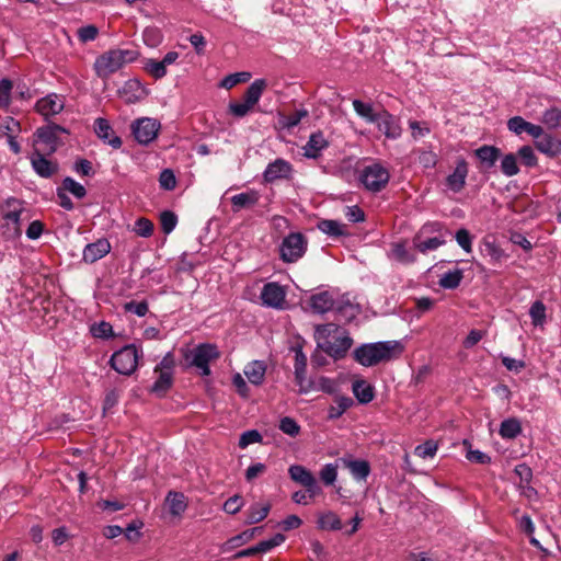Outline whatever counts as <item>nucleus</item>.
<instances>
[{"mask_svg":"<svg viewBox=\"0 0 561 561\" xmlns=\"http://www.w3.org/2000/svg\"><path fill=\"white\" fill-rule=\"evenodd\" d=\"M340 460L357 481H365L370 473V465L367 460L352 459L351 457H344Z\"/></svg>","mask_w":561,"mask_h":561,"instance_id":"obj_23","label":"nucleus"},{"mask_svg":"<svg viewBox=\"0 0 561 561\" xmlns=\"http://www.w3.org/2000/svg\"><path fill=\"white\" fill-rule=\"evenodd\" d=\"M541 123L546 125L548 129L561 127V110L556 106L547 108L542 113Z\"/></svg>","mask_w":561,"mask_h":561,"instance_id":"obj_40","label":"nucleus"},{"mask_svg":"<svg viewBox=\"0 0 561 561\" xmlns=\"http://www.w3.org/2000/svg\"><path fill=\"white\" fill-rule=\"evenodd\" d=\"M139 354L135 345H127L116 351L111 359L110 364L121 375H131L138 365Z\"/></svg>","mask_w":561,"mask_h":561,"instance_id":"obj_8","label":"nucleus"},{"mask_svg":"<svg viewBox=\"0 0 561 561\" xmlns=\"http://www.w3.org/2000/svg\"><path fill=\"white\" fill-rule=\"evenodd\" d=\"M64 131H66L65 128L56 124L39 127L34 134V146L41 142L45 146L42 151L53 153L57 150L58 133Z\"/></svg>","mask_w":561,"mask_h":561,"instance_id":"obj_11","label":"nucleus"},{"mask_svg":"<svg viewBox=\"0 0 561 561\" xmlns=\"http://www.w3.org/2000/svg\"><path fill=\"white\" fill-rule=\"evenodd\" d=\"M529 316L535 327L542 325L546 320V306L541 300H536L530 309Z\"/></svg>","mask_w":561,"mask_h":561,"instance_id":"obj_47","label":"nucleus"},{"mask_svg":"<svg viewBox=\"0 0 561 561\" xmlns=\"http://www.w3.org/2000/svg\"><path fill=\"white\" fill-rule=\"evenodd\" d=\"M337 478V466L327 463L320 470V479L325 485H332Z\"/></svg>","mask_w":561,"mask_h":561,"instance_id":"obj_60","label":"nucleus"},{"mask_svg":"<svg viewBox=\"0 0 561 561\" xmlns=\"http://www.w3.org/2000/svg\"><path fill=\"white\" fill-rule=\"evenodd\" d=\"M335 299L336 298H334V295L331 291H319L310 296L309 307L312 310V312L323 314L328 311L333 310V307L336 304Z\"/></svg>","mask_w":561,"mask_h":561,"instance_id":"obj_20","label":"nucleus"},{"mask_svg":"<svg viewBox=\"0 0 561 561\" xmlns=\"http://www.w3.org/2000/svg\"><path fill=\"white\" fill-rule=\"evenodd\" d=\"M313 337L317 347L335 360L344 358L353 345L348 332L335 323L316 325Z\"/></svg>","mask_w":561,"mask_h":561,"instance_id":"obj_1","label":"nucleus"},{"mask_svg":"<svg viewBox=\"0 0 561 561\" xmlns=\"http://www.w3.org/2000/svg\"><path fill=\"white\" fill-rule=\"evenodd\" d=\"M501 171L504 175L511 178L519 172L517 157L514 153H507L502 158Z\"/></svg>","mask_w":561,"mask_h":561,"instance_id":"obj_46","label":"nucleus"},{"mask_svg":"<svg viewBox=\"0 0 561 561\" xmlns=\"http://www.w3.org/2000/svg\"><path fill=\"white\" fill-rule=\"evenodd\" d=\"M389 257L402 264L413 263L416 257L415 254L405 248L404 243H393L389 253Z\"/></svg>","mask_w":561,"mask_h":561,"instance_id":"obj_37","label":"nucleus"},{"mask_svg":"<svg viewBox=\"0 0 561 561\" xmlns=\"http://www.w3.org/2000/svg\"><path fill=\"white\" fill-rule=\"evenodd\" d=\"M124 310L126 312H131L138 317H145L149 311V307L147 301L131 300L124 305Z\"/></svg>","mask_w":561,"mask_h":561,"instance_id":"obj_64","label":"nucleus"},{"mask_svg":"<svg viewBox=\"0 0 561 561\" xmlns=\"http://www.w3.org/2000/svg\"><path fill=\"white\" fill-rule=\"evenodd\" d=\"M285 541V536L282 534H276L268 540H263L259 542L256 546L257 553H266L271 551L273 548L282 545Z\"/></svg>","mask_w":561,"mask_h":561,"instance_id":"obj_58","label":"nucleus"},{"mask_svg":"<svg viewBox=\"0 0 561 561\" xmlns=\"http://www.w3.org/2000/svg\"><path fill=\"white\" fill-rule=\"evenodd\" d=\"M160 127V123L150 117L138 118L130 126L135 139L140 145L152 142L157 138Z\"/></svg>","mask_w":561,"mask_h":561,"instance_id":"obj_9","label":"nucleus"},{"mask_svg":"<svg viewBox=\"0 0 561 561\" xmlns=\"http://www.w3.org/2000/svg\"><path fill=\"white\" fill-rule=\"evenodd\" d=\"M499 433L502 438H516L522 433L520 422L515 417L506 419L501 423Z\"/></svg>","mask_w":561,"mask_h":561,"instance_id":"obj_38","label":"nucleus"},{"mask_svg":"<svg viewBox=\"0 0 561 561\" xmlns=\"http://www.w3.org/2000/svg\"><path fill=\"white\" fill-rule=\"evenodd\" d=\"M517 156L522 160V163L528 168L536 167L538 159L535 154L534 149L530 146H523L518 149Z\"/></svg>","mask_w":561,"mask_h":561,"instance_id":"obj_52","label":"nucleus"},{"mask_svg":"<svg viewBox=\"0 0 561 561\" xmlns=\"http://www.w3.org/2000/svg\"><path fill=\"white\" fill-rule=\"evenodd\" d=\"M468 175V163L465 159H459L456 163L455 170L446 179L447 187L454 193L460 192L466 185Z\"/></svg>","mask_w":561,"mask_h":561,"instance_id":"obj_22","label":"nucleus"},{"mask_svg":"<svg viewBox=\"0 0 561 561\" xmlns=\"http://www.w3.org/2000/svg\"><path fill=\"white\" fill-rule=\"evenodd\" d=\"M317 527L320 530L337 531L343 525L340 516L333 511H322L317 514Z\"/></svg>","mask_w":561,"mask_h":561,"instance_id":"obj_24","label":"nucleus"},{"mask_svg":"<svg viewBox=\"0 0 561 561\" xmlns=\"http://www.w3.org/2000/svg\"><path fill=\"white\" fill-rule=\"evenodd\" d=\"M13 83L10 79L0 80V107H8L11 102V91Z\"/></svg>","mask_w":561,"mask_h":561,"instance_id":"obj_59","label":"nucleus"},{"mask_svg":"<svg viewBox=\"0 0 561 561\" xmlns=\"http://www.w3.org/2000/svg\"><path fill=\"white\" fill-rule=\"evenodd\" d=\"M335 302L333 310L341 321L351 322L360 313L359 305L352 302L347 296L335 299Z\"/></svg>","mask_w":561,"mask_h":561,"instance_id":"obj_19","label":"nucleus"},{"mask_svg":"<svg viewBox=\"0 0 561 561\" xmlns=\"http://www.w3.org/2000/svg\"><path fill=\"white\" fill-rule=\"evenodd\" d=\"M293 165L285 159L278 158L268 163L263 172V179L266 183H273L277 180L290 179Z\"/></svg>","mask_w":561,"mask_h":561,"instance_id":"obj_14","label":"nucleus"},{"mask_svg":"<svg viewBox=\"0 0 561 561\" xmlns=\"http://www.w3.org/2000/svg\"><path fill=\"white\" fill-rule=\"evenodd\" d=\"M267 87V82L265 79H256L254 80L247 89L243 94V102L248 105L254 107L260 101L264 90Z\"/></svg>","mask_w":561,"mask_h":561,"instance_id":"obj_27","label":"nucleus"},{"mask_svg":"<svg viewBox=\"0 0 561 561\" xmlns=\"http://www.w3.org/2000/svg\"><path fill=\"white\" fill-rule=\"evenodd\" d=\"M455 239L458 243V245L467 253H471L472 252V236L470 234V232L465 229V228H461L459 230H457L456 234H455Z\"/></svg>","mask_w":561,"mask_h":561,"instance_id":"obj_57","label":"nucleus"},{"mask_svg":"<svg viewBox=\"0 0 561 561\" xmlns=\"http://www.w3.org/2000/svg\"><path fill=\"white\" fill-rule=\"evenodd\" d=\"M353 107L356 114L366 119L368 123H375L377 119L378 113L374 112L371 104L364 103L360 100H354Z\"/></svg>","mask_w":561,"mask_h":561,"instance_id":"obj_43","label":"nucleus"},{"mask_svg":"<svg viewBox=\"0 0 561 561\" xmlns=\"http://www.w3.org/2000/svg\"><path fill=\"white\" fill-rule=\"evenodd\" d=\"M243 373L252 385L260 386L265 378L266 365L262 360H253L244 367Z\"/></svg>","mask_w":561,"mask_h":561,"instance_id":"obj_26","label":"nucleus"},{"mask_svg":"<svg viewBox=\"0 0 561 561\" xmlns=\"http://www.w3.org/2000/svg\"><path fill=\"white\" fill-rule=\"evenodd\" d=\"M251 540H252L251 534H249L247 530H244V531L229 538L227 541H225L221 545L220 550L222 552H229L236 548H239V547L245 545L247 542H249Z\"/></svg>","mask_w":561,"mask_h":561,"instance_id":"obj_41","label":"nucleus"},{"mask_svg":"<svg viewBox=\"0 0 561 561\" xmlns=\"http://www.w3.org/2000/svg\"><path fill=\"white\" fill-rule=\"evenodd\" d=\"M21 124L11 116L4 117L0 123V131L7 138L18 136L21 133Z\"/></svg>","mask_w":561,"mask_h":561,"instance_id":"obj_45","label":"nucleus"},{"mask_svg":"<svg viewBox=\"0 0 561 561\" xmlns=\"http://www.w3.org/2000/svg\"><path fill=\"white\" fill-rule=\"evenodd\" d=\"M270 511H271V505L268 503L252 504L247 511V518H245L244 523L247 525L256 524V523L265 519L267 517Z\"/></svg>","mask_w":561,"mask_h":561,"instance_id":"obj_33","label":"nucleus"},{"mask_svg":"<svg viewBox=\"0 0 561 561\" xmlns=\"http://www.w3.org/2000/svg\"><path fill=\"white\" fill-rule=\"evenodd\" d=\"M25 202L16 197H8L0 206L3 225V234L16 239L22 234V214L25 213Z\"/></svg>","mask_w":561,"mask_h":561,"instance_id":"obj_4","label":"nucleus"},{"mask_svg":"<svg viewBox=\"0 0 561 561\" xmlns=\"http://www.w3.org/2000/svg\"><path fill=\"white\" fill-rule=\"evenodd\" d=\"M462 278L463 271L460 268H455L444 273L438 280V284L445 289H455L460 285Z\"/></svg>","mask_w":561,"mask_h":561,"instance_id":"obj_39","label":"nucleus"},{"mask_svg":"<svg viewBox=\"0 0 561 561\" xmlns=\"http://www.w3.org/2000/svg\"><path fill=\"white\" fill-rule=\"evenodd\" d=\"M474 156L482 168L489 170L495 165L501 156V150L495 146L483 145L474 150Z\"/></svg>","mask_w":561,"mask_h":561,"instance_id":"obj_25","label":"nucleus"},{"mask_svg":"<svg viewBox=\"0 0 561 561\" xmlns=\"http://www.w3.org/2000/svg\"><path fill=\"white\" fill-rule=\"evenodd\" d=\"M353 399L350 397L340 396L334 400V404L328 410V419L336 420L341 417L346 410L353 405Z\"/></svg>","mask_w":561,"mask_h":561,"instance_id":"obj_36","label":"nucleus"},{"mask_svg":"<svg viewBox=\"0 0 561 561\" xmlns=\"http://www.w3.org/2000/svg\"><path fill=\"white\" fill-rule=\"evenodd\" d=\"M65 107V99L62 95L57 93H49L46 96L39 99L35 104L37 113L43 115L45 118L59 114Z\"/></svg>","mask_w":561,"mask_h":561,"instance_id":"obj_13","label":"nucleus"},{"mask_svg":"<svg viewBox=\"0 0 561 561\" xmlns=\"http://www.w3.org/2000/svg\"><path fill=\"white\" fill-rule=\"evenodd\" d=\"M260 298L263 306L284 309L286 305V290L278 283L270 282L263 286Z\"/></svg>","mask_w":561,"mask_h":561,"instance_id":"obj_10","label":"nucleus"},{"mask_svg":"<svg viewBox=\"0 0 561 561\" xmlns=\"http://www.w3.org/2000/svg\"><path fill=\"white\" fill-rule=\"evenodd\" d=\"M309 115L307 108L301 107L290 114H279L278 124L284 129H293Z\"/></svg>","mask_w":561,"mask_h":561,"instance_id":"obj_30","label":"nucleus"},{"mask_svg":"<svg viewBox=\"0 0 561 561\" xmlns=\"http://www.w3.org/2000/svg\"><path fill=\"white\" fill-rule=\"evenodd\" d=\"M353 393L355 398L362 404H367L373 401L375 397L374 387L367 382L366 380H356L352 386Z\"/></svg>","mask_w":561,"mask_h":561,"instance_id":"obj_28","label":"nucleus"},{"mask_svg":"<svg viewBox=\"0 0 561 561\" xmlns=\"http://www.w3.org/2000/svg\"><path fill=\"white\" fill-rule=\"evenodd\" d=\"M133 230L136 234L148 238L153 232V224L149 219L141 217L135 221Z\"/></svg>","mask_w":561,"mask_h":561,"instance_id":"obj_54","label":"nucleus"},{"mask_svg":"<svg viewBox=\"0 0 561 561\" xmlns=\"http://www.w3.org/2000/svg\"><path fill=\"white\" fill-rule=\"evenodd\" d=\"M43 152L44 151L35 148L30 160L32 168L37 175L49 179L58 171V165L57 163L46 159Z\"/></svg>","mask_w":561,"mask_h":561,"instance_id":"obj_15","label":"nucleus"},{"mask_svg":"<svg viewBox=\"0 0 561 561\" xmlns=\"http://www.w3.org/2000/svg\"><path fill=\"white\" fill-rule=\"evenodd\" d=\"M402 352V346L398 341H385L367 343L355 348L354 359L365 366L371 367L381 362L390 360Z\"/></svg>","mask_w":561,"mask_h":561,"instance_id":"obj_2","label":"nucleus"},{"mask_svg":"<svg viewBox=\"0 0 561 561\" xmlns=\"http://www.w3.org/2000/svg\"><path fill=\"white\" fill-rule=\"evenodd\" d=\"M328 147L329 141L322 131L312 133L306 145L302 147L304 157L313 160L319 159L322 156V151Z\"/></svg>","mask_w":561,"mask_h":561,"instance_id":"obj_16","label":"nucleus"},{"mask_svg":"<svg viewBox=\"0 0 561 561\" xmlns=\"http://www.w3.org/2000/svg\"><path fill=\"white\" fill-rule=\"evenodd\" d=\"M481 252L484 256L489 257L490 263L493 265L500 264L506 257L500 245L488 239L483 240Z\"/></svg>","mask_w":561,"mask_h":561,"instance_id":"obj_31","label":"nucleus"},{"mask_svg":"<svg viewBox=\"0 0 561 561\" xmlns=\"http://www.w3.org/2000/svg\"><path fill=\"white\" fill-rule=\"evenodd\" d=\"M144 69L157 80L167 76V69L163 67V64L160 60H146Z\"/></svg>","mask_w":561,"mask_h":561,"instance_id":"obj_49","label":"nucleus"},{"mask_svg":"<svg viewBox=\"0 0 561 561\" xmlns=\"http://www.w3.org/2000/svg\"><path fill=\"white\" fill-rule=\"evenodd\" d=\"M172 386V374L170 371H161L158 379L151 387V392L162 397Z\"/></svg>","mask_w":561,"mask_h":561,"instance_id":"obj_42","label":"nucleus"},{"mask_svg":"<svg viewBox=\"0 0 561 561\" xmlns=\"http://www.w3.org/2000/svg\"><path fill=\"white\" fill-rule=\"evenodd\" d=\"M249 72H236L225 77L220 83V87L225 89H231L241 82H245L250 79Z\"/></svg>","mask_w":561,"mask_h":561,"instance_id":"obj_53","label":"nucleus"},{"mask_svg":"<svg viewBox=\"0 0 561 561\" xmlns=\"http://www.w3.org/2000/svg\"><path fill=\"white\" fill-rule=\"evenodd\" d=\"M308 240L301 232H290L278 247L279 259L284 263H296L307 252Z\"/></svg>","mask_w":561,"mask_h":561,"instance_id":"obj_5","label":"nucleus"},{"mask_svg":"<svg viewBox=\"0 0 561 561\" xmlns=\"http://www.w3.org/2000/svg\"><path fill=\"white\" fill-rule=\"evenodd\" d=\"M167 504L173 516L182 515L187 508V503L183 493L170 491L167 495Z\"/></svg>","mask_w":561,"mask_h":561,"instance_id":"obj_32","label":"nucleus"},{"mask_svg":"<svg viewBox=\"0 0 561 561\" xmlns=\"http://www.w3.org/2000/svg\"><path fill=\"white\" fill-rule=\"evenodd\" d=\"M220 357V352L215 344L202 343L195 346L186 359L190 364L201 370L202 376L210 375L209 364Z\"/></svg>","mask_w":561,"mask_h":561,"instance_id":"obj_7","label":"nucleus"},{"mask_svg":"<svg viewBox=\"0 0 561 561\" xmlns=\"http://www.w3.org/2000/svg\"><path fill=\"white\" fill-rule=\"evenodd\" d=\"M374 124L389 139H398L402 135L400 119L388 111L379 112Z\"/></svg>","mask_w":561,"mask_h":561,"instance_id":"obj_12","label":"nucleus"},{"mask_svg":"<svg viewBox=\"0 0 561 561\" xmlns=\"http://www.w3.org/2000/svg\"><path fill=\"white\" fill-rule=\"evenodd\" d=\"M288 473L293 481L297 482L304 488L313 479H316L312 472L301 465H291L288 469Z\"/></svg>","mask_w":561,"mask_h":561,"instance_id":"obj_35","label":"nucleus"},{"mask_svg":"<svg viewBox=\"0 0 561 561\" xmlns=\"http://www.w3.org/2000/svg\"><path fill=\"white\" fill-rule=\"evenodd\" d=\"M279 430L289 435L290 437H296L300 433L299 424L289 416H285L279 421Z\"/></svg>","mask_w":561,"mask_h":561,"instance_id":"obj_55","label":"nucleus"},{"mask_svg":"<svg viewBox=\"0 0 561 561\" xmlns=\"http://www.w3.org/2000/svg\"><path fill=\"white\" fill-rule=\"evenodd\" d=\"M142 38L148 47L154 48L162 42V34L157 27H146L142 32Z\"/></svg>","mask_w":561,"mask_h":561,"instance_id":"obj_50","label":"nucleus"},{"mask_svg":"<svg viewBox=\"0 0 561 561\" xmlns=\"http://www.w3.org/2000/svg\"><path fill=\"white\" fill-rule=\"evenodd\" d=\"M444 243H445V241L437 237L428 238L427 240H421V238L419 236H416L413 239V244H414L415 249H417L422 253H426L427 251L436 250Z\"/></svg>","mask_w":561,"mask_h":561,"instance_id":"obj_44","label":"nucleus"},{"mask_svg":"<svg viewBox=\"0 0 561 561\" xmlns=\"http://www.w3.org/2000/svg\"><path fill=\"white\" fill-rule=\"evenodd\" d=\"M178 222V217L173 211L164 210L160 215L161 229L164 233H170L174 230Z\"/></svg>","mask_w":561,"mask_h":561,"instance_id":"obj_56","label":"nucleus"},{"mask_svg":"<svg viewBox=\"0 0 561 561\" xmlns=\"http://www.w3.org/2000/svg\"><path fill=\"white\" fill-rule=\"evenodd\" d=\"M139 53L135 49H110L94 61V71L101 79H107L111 75L122 69L125 65L137 60Z\"/></svg>","mask_w":561,"mask_h":561,"instance_id":"obj_3","label":"nucleus"},{"mask_svg":"<svg viewBox=\"0 0 561 561\" xmlns=\"http://www.w3.org/2000/svg\"><path fill=\"white\" fill-rule=\"evenodd\" d=\"M111 251V243L107 239L102 238L96 240L95 242L89 243L84 247L82 252V257L85 263H94Z\"/></svg>","mask_w":561,"mask_h":561,"instance_id":"obj_17","label":"nucleus"},{"mask_svg":"<svg viewBox=\"0 0 561 561\" xmlns=\"http://www.w3.org/2000/svg\"><path fill=\"white\" fill-rule=\"evenodd\" d=\"M437 451V444L433 440H426L424 444L417 445L414 454L423 459L432 458Z\"/></svg>","mask_w":561,"mask_h":561,"instance_id":"obj_61","label":"nucleus"},{"mask_svg":"<svg viewBox=\"0 0 561 561\" xmlns=\"http://www.w3.org/2000/svg\"><path fill=\"white\" fill-rule=\"evenodd\" d=\"M536 148L550 157H556L561 152V142L551 135L545 134L539 140H535Z\"/></svg>","mask_w":561,"mask_h":561,"instance_id":"obj_29","label":"nucleus"},{"mask_svg":"<svg viewBox=\"0 0 561 561\" xmlns=\"http://www.w3.org/2000/svg\"><path fill=\"white\" fill-rule=\"evenodd\" d=\"M159 184L163 190L172 191L176 186V178L171 169H164L159 176Z\"/></svg>","mask_w":561,"mask_h":561,"instance_id":"obj_62","label":"nucleus"},{"mask_svg":"<svg viewBox=\"0 0 561 561\" xmlns=\"http://www.w3.org/2000/svg\"><path fill=\"white\" fill-rule=\"evenodd\" d=\"M99 35V28L95 25H85L77 31V36L81 43L94 41Z\"/></svg>","mask_w":561,"mask_h":561,"instance_id":"obj_63","label":"nucleus"},{"mask_svg":"<svg viewBox=\"0 0 561 561\" xmlns=\"http://www.w3.org/2000/svg\"><path fill=\"white\" fill-rule=\"evenodd\" d=\"M389 180V170L378 162L364 167L359 174L360 183L371 193L382 191L387 186Z\"/></svg>","mask_w":561,"mask_h":561,"instance_id":"obj_6","label":"nucleus"},{"mask_svg":"<svg viewBox=\"0 0 561 561\" xmlns=\"http://www.w3.org/2000/svg\"><path fill=\"white\" fill-rule=\"evenodd\" d=\"M94 131L101 140L112 148L119 149L122 147V139L114 134L107 119L102 117L96 118L94 122Z\"/></svg>","mask_w":561,"mask_h":561,"instance_id":"obj_18","label":"nucleus"},{"mask_svg":"<svg viewBox=\"0 0 561 561\" xmlns=\"http://www.w3.org/2000/svg\"><path fill=\"white\" fill-rule=\"evenodd\" d=\"M318 228L320 231H322L323 233L331 236V237H341V236L347 234L346 225H344L337 220H332V219L321 220L318 224Z\"/></svg>","mask_w":561,"mask_h":561,"instance_id":"obj_34","label":"nucleus"},{"mask_svg":"<svg viewBox=\"0 0 561 561\" xmlns=\"http://www.w3.org/2000/svg\"><path fill=\"white\" fill-rule=\"evenodd\" d=\"M260 197V193L253 188L236 194L230 198L231 209L233 213L251 209L259 203Z\"/></svg>","mask_w":561,"mask_h":561,"instance_id":"obj_21","label":"nucleus"},{"mask_svg":"<svg viewBox=\"0 0 561 561\" xmlns=\"http://www.w3.org/2000/svg\"><path fill=\"white\" fill-rule=\"evenodd\" d=\"M61 190L71 193L77 198H83L87 194L84 186L69 176L64 179Z\"/></svg>","mask_w":561,"mask_h":561,"instance_id":"obj_48","label":"nucleus"},{"mask_svg":"<svg viewBox=\"0 0 561 561\" xmlns=\"http://www.w3.org/2000/svg\"><path fill=\"white\" fill-rule=\"evenodd\" d=\"M295 381L299 387V393H308L311 389H313V382L310 379H307V368L304 370L295 369Z\"/></svg>","mask_w":561,"mask_h":561,"instance_id":"obj_51","label":"nucleus"}]
</instances>
